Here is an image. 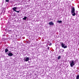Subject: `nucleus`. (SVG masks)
Wrapping results in <instances>:
<instances>
[{
  "label": "nucleus",
  "instance_id": "obj_1",
  "mask_svg": "<svg viewBox=\"0 0 79 79\" xmlns=\"http://www.w3.org/2000/svg\"><path fill=\"white\" fill-rule=\"evenodd\" d=\"M75 64H74V60H72V62L70 64V66L71 67H73V66Z\"/></svg>",
  "mask_w": 79,
  "mask_h": 79
},
{
  "label": "nucleus",
  "instance_id": "obj_2",
  "mask_svg": "<svg viewBox=\"0 0 79 79\" xmlns=\"http://www.w3.org/2000/svg\"><path fill=\"white\" fill-rule=\"evenodd\" d=\"M75 12V9L74 7H73L72 9V11H71V12L72 13H74Z\"/></svg>",
  "mask_w": 79,
  "mask_h": 79
},
{
  "label": "nucleus",
  "instance_id": "obj_3",
  "mask_svg": "<svg viewBox=\"0 0 79 79\" xmlns=\"http://www.w3.org/2000/svg\"><path fill=\"white\" fill-rule=\"evenodd\" d=\"M13 53H12L11 52H10L8 54V56H13Z\"/></svg>",
  "mask_w": 79,
  "mask_h": 79
},
{
  "label": "nucleus",
  "instance_id": "obj_4",
  "mask_svg": "<svg viewBox=\"0 0 79 79\" xmlns=\"http://www.w3.org/2000/svg\"><path fill=\"white\" fill-rule=\"evenodd\" d=\"M29 60V57H26V59L24 60V61H28Z\"/></svg>",
  "mask_w": 79,
  "mask_h": 79
},
{
  "label": "nucleus",
  "instance_id": "obj_5",
  "mask_svg": "<svg viewBox=\"0 0 79 79\" xmlns=\"http://www.w3.org/2000/svg\"><path fill=\"white\" fill-rule=\"evenodd\" d=\"M61 45L62 46V48H64V46H65V44H64V43H63L61 42Z\"/></svg>",
  "mask_w": 79,
  "mask_h": 79
},
{
  "label": "nucleus",
  "instance_id": "obj_6",
  "mask_svg": "<svg viewBox=\"0 0 79 79\" xmlns=\"http://www.w3.org/2000/svg\"><path fill=\"white\" fill-rule=\"evenodd\" d=\"M48 24L49 25H54V23H53L52 22H50Z\"/></svg>",
  "mask_w": 79,
  "mask_h": 79
},
{
  "label": "nucleus",
  "instance_id": "obj_7",
  "mask_svg": "<svg viewBox=\"0 0 79 79\" xmlns=\"http://www.w3.org/2000/svg\"><path fill=\"white\" fill-rule=\"evenodd\" d=\"M16 8H17L16 7H15L13 8V10L14 11H16Z\"/></svg>",
  "mask_w": 79,
  "mask_h": 79
},
{
  "label": "nucleus",
  "instance_id": "obj_8",
  "mask_svg": "<svg viewBox=\"0 0 79 79\" xmlns=\"http://www.w3.org/2000/svg\"><path fill=\"white\" fill-rule=\"evenodd\" d=\"M57 22V23H62V21L61 20H58Z\"/></svg>",
  "mask_w": 79,
  "mask_h": 79
},
{
  "label": "nucleus",
  "instance_id": "obj_9",
  "mask_svg": "<svg viewBox=\"0 0 79 79\" xmlns=\"http://www.w3.org/2000/svg\"><path fill=\"white\" fill-rule=\"evenodd\" d=\"M8 49H5V52L6 53H7V52H8Z\"/></svg>",
  "mask_w": 79,
  "mask_h": 79
},
{
  "label": "nucleus",
  "instance_id": "obj_10",
  "mask_svg": "<svg viewBox=\"0 0 79 79\" xmlns=\"http://www.w3.org/2000/svg\"><path fill=\"white\" fill-rule=\"evenodd\" d=\"M27 19V17L24 16V18H23V19H24V20H26Z\"/></svg>",
  "mask_w": 79,
  "mask_h": 79
},
{
  "label": "nucleus",
  "instance_id": "obj_11",
  "mask_svg": "<svg viewBox=\"0 0 79 79\" xmlns=\"http://www.w3.org/2000/svg\"><path fill=\"white\" fill-rule=\"evenodd\" d=\"M76 79H79V75H78L77 76V77L76 78Z\"/></svg>",
  "mask_w": 79,
  "mask_h": 79
},
{
  "label": "nucleus",
  "instance_id": "obj_12",
  "mask_svg": "<svg viewBox=\"0 0 79 79\" xmlns=\"http://www.w3.org/2000/svg\"><path fill=\"white\" fill-rule=\"evenodd\" d=\"M76 15V13H72V15L74 16Z\"/></svg>",
  "mask_w": 79,
  "mask_h": 79
},
{
  "label": "nucleus",
  "instance_id": "obj_13",
  "mask_svg": "<svg viewBox=\"0 0 79 79\" xmlns=\"http://www.w3.org/2000/svg\"><path fill=\"white\" fill-rule=\"evenodd\" d=\"M60 58H61V56H60L57 57V58L58 60H60Z\"/></svg>",
  "mask_w": 79,
  "mask_h": 79
},
{
  "label": "nucleus",
  "instance_id": "obj_14",
  "mask_svg": "<svg viewBox=\"0 0 79 79\" xmlns=\"http://www.w3.org/2000/svg\"><path fill=\"white\" fill-rule=\"evenodd\" d=\"M67 45H65L64 47V48H67Z\"/></svg>",
  "mask_w": 79,
  "mask_h": 79
},
{
  "label": "nucleus",
  "instance_id": "obj_15",
  "mask_svg": "<svg viewBox=\"0 0 79 79\" xmlns=\"http://www.w3.org/2000/svg\"><path fill=\"white\" fill-rule=\"evenodd\" d=\"M15 11L17 12V13H19V11H18L17 10H15Z\"/></svg>",
  "mask_w": 79,
  "mask_h": 79
},
{
  "label": "nucleus",
  "instance_id": "obj_16",
  "mask_svg": "<svg viewBox=\"0 0 79 79\" xmlns=\"http://www.w3.org/2000/svg\"><path fill=\"white\" fill-rule=\"evenodd\" d=\"M5 1L6 2H9V0H5Z\"/></svg>",
  "mask_w": 79,
  "mask_h": 79
},
{
  "label": "nucleus",
  "instance_id": "obj_17",
  "mask_svg": "<svg viewBox=\"0 0 79 79\" xmlns=\"http://www.w3.org/2000/svg\"><path fill=\"white\" fill-rule=\"evenodd\" d=\"M49 48H50V47H48L47 48L48 50H49Z\"/></svg>",
  "mask_w": 79,
  "mask_h": 79
},
{
  "label": "nucleus",
  "instance_id": "obj_18",
  "mask_svg": "<svg viewBox=\"0 0 79 79\" xmlns=\"http://www.w3.org/2000/svg\"><path fill=\"white\" fill-rule=\"evenodd\" d=\"M51 45H52V44L50 43V44H49V46H51Z\"/></svg>",
  "mask_w": 79,
  "mask_h": 79
},
{
  "label": "nucleus",
  "instance_id": "obj_19",
  "mask_svg": "<svg viewBox=\"0 0 79 79\" xmlns=\"http://www.w3.org/2000/svg\"><path fill=\"white\" fill-rule=\"evenodd\" d=\"M75 63H76V60H75V61H74Z\"/></svg>",
  "mask_w": 79,
  "mask_h": 79
}]
</instances>
